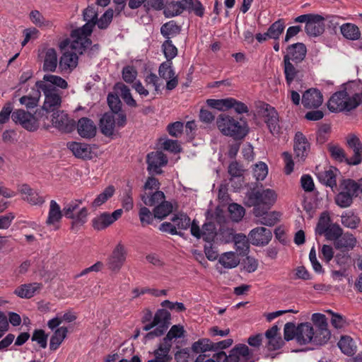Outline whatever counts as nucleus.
<instances>
[{
	"instance_id": "603ef678",
	"label": "nucleus",
	"mask_w": 362,
	"mask_h": 362,
	"mask_svg": "<svg viewBox=\"0 0 362 362\" xmlns=\"http://www.w3.org/2000/svg\"><path fill=\"white\" fill-rule=\"evenodd\" d=\"M115 189L114 186L109 185L107 186L103 192H101L100 194L97 196V197L94 199V201L92 203V206L93 207H97L103 204H104L105 202H107L110 198H111L113 194H115Z\"/></svg>"
},
{
	"instance_id": "c85d7f7f",
	"label": "nucleus",
	"mask_w": 362,
	"mask_h": 362,
	"mask_svg": "<svg viewBox=\"0 0 362 362\" xmlns=\"http://www.w3.org/2000/svg\"><path fill=\"white\" fill-rule=\"evenodd\" d=\"M19 192L23 195V199L32 205L42 204L45 202L44 198L27 184L22 185Z\"/></svg>"
},
{
	"instance_id": "9b49d317",
	"label": "nucleus",
	"mask_w": 362,
	"mask_h": 362,
	"mask_svg": "<svg viewBox=\"0 0 362 362\" xmlns=\"http://www.w3.org/2000/svg\"><path fill=\"white\" fill-rule=\"evenodd\" d=\"M159 76L166 81V89L173 90L178 85V76L173 67V62L165 61L161 63L158 68Z\"/></svg>"
},
{
	"instance_id": "39448f33",
	"label": "nucleus",
	"mask_w": 362,
	"mask_h": 362,
	"mask_svg": "<svg viewBox=\"0 0 362 362\" xmlns=\"http://www.w3.org/2000/svg\"><path fill=\"white\" fill-rule=\"evenodd\" d=\"M35 86L43 92L45 97L42 109L47 112H56L62 103V98L57 90L54 86L42 81H37L35 83Z\"/></svg>"
},
{
	"instance_id": "e2e57ef3",
	"label": "nucleus",
	"mask_w": 362,
	"mask_h": 362,
	"mask_svg": "<svg viewBox=\"0 0 362 362\" xmlns=\"http://www.w3.org/2000/svg\"><path fill=\"white\" fill-rule=\"evenodd\" d=\"M184 10L185 8H184L182 0H181L169 4L165 9L164 13L167 17H173L181 14Z\"/></svg>"
},
{
	"instance_id": "f3484780",
	"label": "nucleus",
	"mask_w": 362,
	"mask_h": 362,
	"mask_svg": "<svg viewBox=\"0 0 362 362\" xmlns=\"http://www.w3.org/2000/svg\"><path fill=\"white\" fill-rule=\"evenodd\" d=\"M322 94L317 88H309L302 95L301 103L307 109L317 108L322 104Z\"/></svg>"
},
{
	"instance_id": "dca6fc26",
	"label": "nucleus",
	"mask_w": 362,
	"mask_h": 362,
	"mask_svg": "<svg viewBox=\"0 0 362 362\" xmlns=\"http://www.w3.org/2000/svg\"><path fill=\"white\" fill-rule=\"evenodd\" d=\"M248 238L253 245L264 246L272 240V233L269 228L257 227L250 232Z\"/></svg>"
},
{
	"instance_id": "5fc2aeb1",
	"label": "nucleus",
	"mask_w": 362,
	"mask_h": 362,
	"mask_svg": "<svg viewBox=\"0 0 362 362\" xmlns=\"http://www.w3.org/2000/svg\"><path fill=\"white\" fill-rule=\"evenodd\" d=\"M192 349L197 354L213 351L212 341L206 338L199 339L192 344Z\"/></svg>"
},
{
	"instance_id": "4468645a",
	"label": "nucleus",
	"mask_w": 362,
	"mask_h": 362,
	"mask_svg": "<svg viewBox=\"0 0 362 362\" xmlns=\"http://www.w3.org/2000/svg\"><path fill=\"white\" fill-rule=\"evenodd\" d=\"M286 51L287 53L284 56V60L288 59L290 62L297 65L305 58L307 48L303 43L297 42L288 46Z\"/></svg>"
},
{
	"instance_id": "e433bc0d",
	"label": "nucleus",
	"mask_w": 362,
	"mask_h": 362,
	"mask_svg": "<svg viewBox=\"0 0 362 362\" xmlns=\"http://www.w3.org/2000/svg\"><path fill=\"white\" fill-rule=\"evenodd\" d=\"M254 214L257 217H260L259 222L265 226H274L277 221L275 212L268 213L262 211L259 208H254Z\"/></svg>"
},
{
	"instance_id": "c03bdc74",
	"label": "nucleus",
	"mask_w": 362,
	"mask_h": 362,
	"mask_svg": "<svg viewBox=\"0 0 362 362\" xmlns=\"http://www.w3.org/2000/svg\"><path fill=\"white\" fill-rule=\"evenodd\" d=\"M184 8L189 12H194L199 17H202L204 14V7L198 0H182Z\"/></svg>"
},
{
	"instance_id": "79ce46f5",
	"label": "nucleus",
	"mask_w": 362,
	"mask_h": 362,
	"mask_svg": "<svg viewBox=\"0 0 362 362\" xmlns=\"http://www.w3.org/2000/svg\"><path fill=\"white\" fill-rule=\"evenodd\" d=\"M141 199L145 205L152 206L165 200V194L161 191H156L150 194L146 192L141 195Z\"/></svg>"
},
{
	"instance_id": "1a4fd4ad",
	"label": "nucleus",
	"mask_w": 362,
	"mask_h": 362,
	"mask_svg": "<svg viewBox=\"0 0 362 362\" xmlns=\"http://www.w3.org/2000/svg\"><path fill=\"white\" fill-rule=\"evenodd\" d=\"M127 255L125 246L121 242L118 243L107 259V268L113 272H118L126 261Z\"/></svg>"
},
{
	"instance_id": "680f3d73",
	"label": "nucleus",
	"mask_w": 362,
	"mask_h": 362,
	"mask_svg": "<svg viewBox=\"0 0 362 362\" xmlns=\"http://www.w3.org/2000/svg\"><path fill=\"white\" fill-rule=\"evenodd\" d=\"M162 49L166 61H172L177 54V49L173 44L171 40H165L162 45Z\"/></svg>"
},
{
	"instance_id": "a19ab883",
	"label": "nucleus",
	"mask_w": 362,
	"mask_h": 362,
	"mask_svg": "<svg viewBox=\"0 0 362 362\" xmlns=\"http://www.w3.org/2000/svg\"><path fill=\"white\" fill-rule=\"evenodd\" d=\"M341 33L344 37L351 40H356L361 36L359 28L353 23H344L341 26Z\"/></svg>"
},
{
	"instance_id": "20e7f679",
	"label": "nucleus",
	"mask_w": 362,
	"mask_h": 362,
	"mask_svg": "<svg viewBox=\"0 0 362 362\" xmlns=\"http://www.w3.org/2000/svg\"><path fill=\"white\" fill-rule=\"evenodd\" d=\"M94 25L93 22H86L81 28L71 31V37L73 40L71 44V49L72 50L82 54L91 45V40L88 38V36L91 35Z\"/></svg>"
},
{
	"instance_id": "58836bf2",
	"label": "nucleus",
	"mask_w": 362,
	"mask_h": 362,
	"mask_svg": "<svg viewBox=\"0 0 362 362\" xmlns=\"http://www.w3.org/2000/svg\"><path fill=\"white\" fill-rule=\"evenodd\" d=\"M41 97L40 89L37 88L33 90V95L22 96L19 101L21 105H24L27 109H33L38 105Z\"/></svg>"
},
{
	"instance_id": "de8ad7c7",
	"label": "nucleus",
	"mask_w": 362,
	"mask_h": 362,
	"mask_svg": "<svg viewBox=\"0 0 362 362\" xmlns=\"http://www.w3.org/2000/svg\"><path fill=\"white\" fill-rule=\"evenodd\" d=\"M173 211V205L170 202L163 201L156 206L153 209L154 218L163 219Z\"/></svg>"
},
{
	"instance_id": "5701e85b",
	"label": "nucleus",
	"mask_w": 362,
	"mask_h": 362,
	"mask_svg": "<svg viewBox=\"0 0 362 362\" xmlns=\"http://www.w3.org/2000/svg\"><path fill=\"white\" fill-rule=\"evenodd\" d=\"M264 117L265 118V122L270 132L273 135L279 134L280 132V127L279 124V115L274 107L269 105H266V107L264 112Z\"/></svg>"
},
{
	"instance_id": "f03ea898",
	"label": "nucleus",
	"mask_w": 362,
	"mask_h": 362,
	"mask_svg": "<svg viewBox=\"0 0 362 362\" xmlns=\"http://www.w3.org/2000/svg\"><path fill=\"white\" fill-rule=\"evenodd\" d=\"M361 103V97L358 93L349 96L345 90L334 93L327 103L328 109L332 112L343 111L349 112L356 108Z\"/></svg>"
},
{
	"instance_id": "6ab92c4d",
	"label": "nucleus",
	"mask_w": 362,
	"mask_h": 362,
	"mask_svg": "<svg viewBox=\"0 0 362 362\" xmlns=\"http://www.w3.org/2000/svg\"><path fill=\"white\" fill-rule=\"evenodd\" d=\"M39 57L42 59V69L47 72H54L57 67V54L54 48L44 47L39 54Z\"/></svg>"
},
{
	"instance_id": "f8f14e48",
	"label": "nucleus",
	"mask_w": 362,
	"mask_h": 362,
	"mask_svg": "<svg viewBox=\"0 0 362 362\" xmlns=\"http://www.w3.org/2000/svg\"><path fill=\"white\" fill-rule=\"evenodd\" d=\"M51 122L54 127L62 132L70 133L76 127L75 121L61 110L53 112Z\"/></svg>"
},
{
	"instance_id": "c9c22d12",
	"label": "nucleus",
	"mask_w": 362,
	"mask_h": 362,
	"mask_svg": "<svg viewBox=\"0 0 362 362\" xmlns=\"http://www.w3.org/2000/svg\"><path fill=\"white\" fill-rule=\"evenodd\" d=\"M338 346L344 354L349 356H354L356 352V346L349 336H342L338 342Z\"/></svg>"
},
{
	"instance_id": "a18cd8bd",
	"label": "nucleus",
	"mask_w": 362,
	"mask_h": 362,
	"mask_svg": "<svg viewBox=\"0 0 362 362\" xmlns=\"http://www.w3.org/2000/svg\"><path fill=\"white\" fill-rule=\"evenodd\" d=\"M216 235V228L214 223L208 222L202 226L201 238L207 243H213Z\"/></svg>"
},
{
	"instance_id": "864d4df0",
	"label": "nucleus",
	"mask_w": 362,
	"mask_h": 362,
	"mask_svg": "<svg viewBox=\"0 0 362 362\" xmlns=\"http://www.w3.org/2000/svg\"><path fill=\"white\" fill-rule=\"evenodd\" d=\"M331 332L329 329H314L313 343L315 345L325 344L330 339Z\"/></svg>"
},
{
	"instance_id": "bb28decb",
	"label": "nucleus",
	"mask_w": 362,
	"mask_h": 362,
	"mask_svg": "<svg viewBox=\"0 0 362 362\" xmlns=\"http://www.w3.org/2000/svg\"><path fill=\"white\" fill-rule=\"evenodd\" d=\"M67 147L73 154L79 158L90 159L92 158V149L90 145L80 142H69Z\"/></svg>"
},
{
	"instance_id": "6e6552de",
	"label": "nucleus",
	"mask_w": 362,
	"mask_h": 362,
	"mask_svg": "<svg viewBox=\"0 0 362 362\" xmlns=\"http://www.w3.org/2000/svg\"><path fill=\"white\" fill-rule=\"evenodd\" d=\"M12 120L29 132H35L39 128V122L36 117L23 109L16 110L11 115Z\"/></svg>"
},
{
	"instance_id": "7c9ffc66",
	"label": "nucleus",
	"mask_w": 362,
	"mask_h": 362,
	"mask_svg": "<svg viewBox=\"0 0 362 362\" xmlns=\"http://www.w3.org/2000/svg\"><path fill=\"white\" fill-rule=\"evenodd\" d=\"M338 170L333 167H329L328 170L317 173V178L320 182L331 188L337 187V173Z\"/></svg>"
},
{
	"instance_id": "473e14b6",
	"label": "nucleus",
	"mask_w": 362,
	"mask_h": 362,
	"mask_svg": "<svg viewBox=\"0 0 362 362\" xmlns=\"http://www.w3.org/2000/svg\"><path fill=\"white\" fill-rule=\"evenodd\" d=\"M284 74L286 85L290 87L292 83L298 78L300 71L295 66V64L290 62L288 59L283 60Z\"/></svg>"
},
{
	"instance_id": "7ed1b4c3",
	"label": "nucleus",
	"mask_w": 362,
	"mask_h": 362,
	"mask_svg": "<svg viewBox=\"0 0 362 362\" xmlns=\"http://www.w3.org/2000/svg\"><path fill=\"white\" fill-rule=\"evenodd\" d=\"M170 313L165 309H159L156 311L153 320L151 322L145 325L143 329L145 331H149L152 328H156L146 335V338L148 339H152L156 337L162 336L170 324Z\"/></svg>"
},
{
	"instance_id": "3c124183",
	"label": "nucleus",
	"mask_w": 362,
	"mask_h": 362,
	"mask_svg": "<svg viewBox=\"0 0 362 362\" xmlns=\"http://www.w3.org/2000/svg\"><path fill=\"white\" fill-rule=\"evenodd\" d=\"M30 20L39 28H50L52 26V23L45 19L42 14L37 10H33L30 13Z\"/></svg>"
},
{
	"instance_id": "09e8293b",
	"label": "nucleus",
	"mask_w": 362,
	"mask_h": 362,
	"mask_svg": "<svg viewBox=\"0 0 362 362\" xmlns=\"http://www.w3.org/2000/svg\"><path fill=\"white\" fill-rule=\"evenodd\" d=\"M285 28V22L283 19H279L273 23L267 31L269 37L274 40H278Z\"/></svg>"
},
{
	"instance_id": "2f4dec72",
	"label": "nucleus",
	"mask_w": 362,
	"mask_h": 362,
	"mask_svg": "<svg viewBox=\"0 0 362 362\" xmlns=\"http://www.w3.org/2000/svg\"><path fill=\"white\" fill-rule=\"evenodd\" d=\"M357 243L356 238L351 233H343L339 239L334 243V247L339 250H346L347 251L354 249Z\"/></svg>"
},
{
	"instance_id": "423d86ee",
	"label": "nucleus",
	"mask_w": 362,
	"mask_h": 362,
	"mask_svg": "<svg viewBox=\"0 0 362 362\" xmlns=\"http://www.w3.org/2000/svg\"><path fill=\"white\" fill-rule=\"evenodd\" d=\"M83 203L81 199H74L64 205L62 211L64 216L66 218L71 219V228L74 226L84 224L87 221L88 215V209L86 207L81 208L76 214L75 211L79 208V206Z\"/></svg>"
},
{
	"instance_id": "a211bd4d",
	"label": "nucleus",
	"mask_w": 362,
	"mask_h": 362,
	"mask_svg": "<svg viewBox=\"0 0 362 362\" xmlns=\"http://www.w3.org/2000/svg\"><path fill=\"white\" fill-rule=\"evenodd\" d=\"M346 144L354 151V156L349 158L347 164L350 165L360 164L362 161V143L360 139L354 134H349L346 137Z\"/></svg>"
},
{
	"instance_id": "b1692460",
	"label": "nucleus",
	"mask_w": 362,
	"mask_h": 362,
	"mask_svg": "<svg viewBox=\"0 0 362 362\" xmlns=\"http://www.w3.org/2000/svg\"><path fill=\"white\" fill-rule=\"evenodd\" d=\"M325 18L318 14H315L305 26V30L309 36H318L325 30Z\"/></svg>"
},
{
	"instance_id": "72a5a7b5",
	"label": "nucleus",
	"mask_w": 362,
	"mask_h": 362,
	"mask_svg": "<svg viewBox=\"0 0 362 362\" xmlns=\"http://www.w3.org/2000/svg\"><path fill=\"white\" fill-rule=\"evenodd\" d=\"M171 347L172 344L163 340L153 352L155 358L161 362H170L172 360V357L169 354Z\"/></svg>"
},
{
	"instance_id": "2eb2a0df",
	"label": "nucleus",
	"mask_w": 362,
	"mask_h": 362,
	"mask_svg": "<svg viewBox=\"0 0 362 362\" xmlns=\"http://www.w3.org/2000/svg\"><path fill=\"white\" fill-rule=\"evenodd\" d=\"M293 150L298 160H304L310 151V145L305 136L300 132L295 134Z\"/></svg>"
},
{
	"instance_id": "774afa93",
	"label": "nucleus",
	"mask_w": 362,
	"mask_h": 362,
	"mask_svg": "<svg viewBox=\"0 0 362 362\" xmlns=\"http://www.w3.org/2000/svg\"><path fill=\"white\" fill-rule=\"evenodd\" d=\"M311 320L315 326V329H328V323L327 317L321 313H314L312 315Z\"/></svg>"
},
{
	"instance_id": "338daca9",
	"label": "nucleus",
	"mask_w": 362,
	"mask_h": 362,
	"mask_svg": "<svg viewBox=\"0 0 362 362\" xmlns=\"http://www.w3.org/2000/svg\"><path fill=\"white\" fill-rule=\"evenodd\" d=\"M353 198L350 194H345L341 191L336 195L334 201L339 207L347 208L352 204Z\"/></svg>"
},
{
	"instance_id": "ddd939ff",
	"label": "nucleus",
	"mask_w": 362,
	"mask_h": 362,
	"mask_svg": "<svg viewBox=\"0 0 362 362\" xmlns=\"http://www.w3.org/2000/svg\"><path fill=\"white\" fill-rule=\"evenodd\" d=\"M229 362H255L254 353L247 345L237 344L229 352Z\"/></svg>"
},
{
	"instance_id": "bf43d9fd",
	"label": "nucleus",
	"mask_w": 362,
	"mask_h": 362,
	"mask_svg": "<svg viewBox=\"0 0 362 362\" xmlns=\"http://www.w3.org/2000/svg\"><path fill=\"white\" fill-rule=\"evenodd\" d=\"M343 233L342 228L337 223L329 224L327 228V233L325 235L327 240L334 241V243L337 241Z\"/></svg>"
},
{
	"instance_id": "4d7b16f0",
	"label": "nucleus",
	"mask_w": 362,
	"mask_h": 362,
	"mask_svg": "<svg viewBox=\"0 0 362 362\" xmlns=\"http://www.w3.org/2000/svg\"><path fill=\"white\" fill-rule=\"evenodd\" d=\"M341 185V192L344 193L350 194L352 197L357 196V192L358 191V181L356 182L351 179L344 180Z\"/></svg>"
},
{
	"instance_id": "9d476101",
	"label": "nucleus",
	"mask_w": 362,
	"mask_h": 362,
	"mask_svg": "<svg viewBox=\"0 0 362 362\" xmlns=\"http://www.w3.org/2000/svg\"><path fill=\"white\" fill-rule=\"evenodd\" d=\"M122 209H117L112 214L101 213L92 219V227L96 230H104L117 221L122 216Z\"/></svg>"
},
{
	"instance_id": "f257e3e1",
	"label": "nucleus",
	"mask_w": 362,
	"mask_h": 362,
	"mask_svg": "<svg viewBox=\"0 0 362 362\" xmlns=\"http://www.w3.org/2000/svg\"><path fill=\"white\" fill-rule=\"evenodd\" d=\"M216 124L223 135L231 136L235 139H242L248 133V127L245 122L241 123L228 115H220L216 119Z\"/></svg>"
},
{
	"instance_id": "393cba45",
	"label": "nucleus",
	"mask_w": 362,
	"mask_h": 362,
	"mask_svg": "<svg viewBox=\"0 0 362 362\" xmlns=\"http://www.w3.org/2000/svg\"><path fill=\"white\" fill-rule=\"evenodd\" d=\"M99 128L101 133L105 136L110 137L114 135L115 116L112 112H105L102 115L99 121Z\"/></svg>"
},
{
	"instance_id": "f704fd0d",
	"label": "nucleus",
	"mask_w": 362,
	"mask_h": 362,
	"mask_svg": "<svg viewBox=\"0 0 362 362\" xmlns=\"http://www.w3.org/2000/svg\"><path fill=\"white\" fill-rule=\"evenodd\" d=\"M68 329L65 327H60L55 329L50 338L49 349L52 351L57 350L64 339L66 338Z\"/></svg>"
},
{
	"instance_id": "ea45409f",
	"label": "nucleus",
	"mask_w": 362,
	"mask_h": 362,
	"mask_svg": "<svg viewBox=\"0 0 362 362\" xmlns=\"http://www.w3.org/2000/svg\"><path fill=\"white\" fill-rule=\"evenodd\" d=\"M181 28L173 21L163 24L160 28V33L166 40H170L180 34Z\"/></svg>"
},
{
	"instance_id": "a878e982",
	"label": "nucleus",
	"mask_w": 362,
	"mask_h": 362,
	"mask_svg": "<svg viewBox=\"0 0 362 362\" xmlns=\"http://www.w3.org/2000/svg\"><path fill=\"white\" fill-rule=\"evenodd\" d=\"M297 342L300 345L313 343V327L309 322L300 323L297 326Z\"/></svg>"
},
{
	"instance_id": "8fccbe9b",
	"label": "nucleus",
	"mask_w": 362,
	"mask_h": 362,
	"mask_svg": "<svg viewBox=\"0 0 362 362\" xmlns=\"http://www.w3.org/2000/svg\"><path fill=\"white\" fill-rule=\"evenodd\" d=\"M248 240L245 235L238 234L234 237V242L236 251L240 255H245L249 251Z\"/></svg>"
},
{
	"instance_id": "0eeeda50",
	"label": "nucleus",
	"mask_w": 362,
	"mask_h": 362,
	"mask_svg": "<svg viewBox=\"0 0 362 362\" xmlns=\"http://www.w3.org/2000/svg\"><path fill=\"white\" fill-rule=\"evenodd\" d=\"M276 199V194L273 189L256 190L247 194V204L255 208H259L260 205H264L269 209L274 204Z\"/></svg>"
},
{
	"instance_id": "c756f323",
	"label": "nucleus",
	"mask_w": 362,
	"mask_h": 362,
	"mask_svg": "<svg viewBox=\"0 0 362 362\" xmlns=\"http://www.w3.org/2000/svg\"><path fill=\"white\" fill-rule=\"evenodd\" d=\"M78 57L76 53L65 52L60 57L59 65L62 71H72L78 64Z\"/></svg>"
},
{
	"instance_id": "4c0bfd02",
	"label": "nucleus",
	"mask_w": 362,
	"mask_h": 362,
	"mask_svg": "<svg viewBox=\"0 0 362 362\" xmlns=\"http://www.w3.org/2000/svg\"><path fill=\"white\" fill-rule=\"evenodd\" d=\"M115 89L119 92L121 98L127 105L133 107H136L137 106V103L133 98L130 89L128 86L122 83H117L115 85Z\"/></svg>"
},
{
	"instance_id": "aec40b11",
	"label": "nucleus",
	"mask_w": 362,
	"mask_h": 362,
	"mask_svg": "<svg viewBox=\"0 0 362 362\" xmlns=\"http://www.w3.org/2000/svg\"><path fill=\"white\" fill-rule=\"evenodd\" d=\"M77 132L83 139H92L95 136L97 127L94 122L88 117H81L76 124Z\"/></svg>"
},
{
	"instance_id": "37998d69",
	"label": "nucleus",
	"mask_w": 362,
	"mask_h": 362,
	"mask_svg": "<svg viewBox=\"0 0 362 362\" xmlns=\"http://www.w3.org/2000/svg\"><path fill=\"white\" fill-rule=\"evenodd\" d=\"M218 262L225 268L232 269L236 267L238 265L240 260L236 257L235 252H228L223 253L220 257Z\"/></svg>"
},
{
	"instance_id": "4be33fe9",
	"label": "nucleus",
	"mask_w": 362,
	"mask_h": 362,
	"mask_svg": "<svg viewBox=\"0 0 362 362\" xmlns=\"http://www.w3.org/2000/svg\"><path fill=\"white\" fill-rule=\"evenodd\" d=\"M63 216V211L61 209L59 204L55 200H51L48 216L45 222L47 226H52L55 230H58Z\"/></svg>"
},
{
	"instance_id": "cd10ccee",
	"label": "nucleus",
	"mask_w": 362,
	"mask_h": 362,
	"mask_svg": "<svg viewBox=\"0 0 362 362\" xmlns=\"http://www.w3.org/2000/svg\"><path fill=\"white\" fill-rule=\"evenodd\" d=\"M42 288V284L40 283H31L22 284L17 287L14 291V294L21 298H30L36 293H38Z\"/></svg>"
},
{
	"instance_id": "0e129e2a",
	"label": "nucleus",
	"mask_w": 362,
	"mask_h": 362,
	"mask_svg": "<svg viewBox=\"0 0 362 362\" xmlns=\"http://www.w3.org/2000/svg\"><path fill=\"white\" fill-rule=\"evenodd\" d=\"M228 211L231 219L235 222L240 221L245 215V209L236 203L229 205Z\"/></svg>"
},
{
	"instance_id": "49530a36",
	"label": "nucleus",
	"mask_w": 362,
	"mask_h": 362,
	"mask_svg": "<svg viewBox=\"0 0 362 362\" xmlns=\"http://www.w3.org/2000/svg\"><path fill=\"white\" fill-rule=\"evenodd\" d=\"M328 151L330 153L331 157L340 163L345 162L347 163L349 158L346 156L344 150L337 144H329L327 147Z\"/></svg>"
},
{
	"instance_id": "412c9836",
	"label": "nucleus",
	"mask_w": 362,
	"mask_h": 362,
	"mask_svg": "<svg viewBox=\"0 0 362 362\" xmlns=\"http://www.w3.org/2000/svg\"><path fill=\"white\" fill-rule=\"evenodd\" d=\"M168 158L162 151H154L147 155L148 170H153L156 174H160V167L168 163Z\"/></svg>"
},
{
	"instance_id": "13d9d810",
	"label": "nucleus",
	"mask_w": 362,
	"mask_h": 362,
	"mask_svg": "<svg viewBox=\"0 0 362 362\" xmlns=\"http://www.w3.org/2000/svg\"><path fill=\"white\" fill-rule=\"evenodd\" d=\"M171 221L176 226V230H186L190 226V218L185 214H175Z\"/></svg>"
},
{
	"instance_id": "6e6d98bb",
	"label": "nucleus",
	"mask_w": 362,
	"mask_h": 362,
	"mask_svg": "<svg viewBox=\"0 0 362 362\" xmlns=\"http://www.w3.org/2000/svg\"><path fill=\"white\" fill-rule=\"evenodd\" d=\"M341 218L344 226L351 229L356 228L360 223V218L351 211L345 212Z\"/></svg>"
},
{
	"instance_id": "052dcab7",
	"label": "nucleus",
	"mask_w": 362,
	"mask_h": 362,
	"mask_svg": "<svg viewBox=\"0 0 362 362\" xmlns=\"http://www.w3.org/2000/svg\"><path fill=\"white\" fill-rule=\"evenodd\" d=\"M45 83H49L52 86H55L62 89H66L68 88L67 82L62 78L61 76L52 75V74H46L43 76V81Z\"/></svg>"
},
{
	"instance_id": "69168bd1",
	"label": "nucleus",
	"mask_w": 362,
	"mask_h": 362,
	"mask_svg": "<svg viewBox=\"0 0 362 362\" xmlns=\"http://www.w3.org/2000/svg\"><path fill=\"white\" fill-rule=\"evenodd\" d=\"M113 10L111 8L107 9L102 16L98 20L96 19V24L98 28L104 30L107 28L113 18Z\"/></svg>"
}]
</instances>
